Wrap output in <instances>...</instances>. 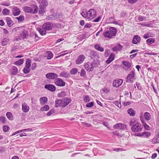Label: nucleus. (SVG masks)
I'll return each mask as SVG.
<instances>
[{
  "label": "nucleus",
  "instance_id": "f257e3e1",
  "mask_svg": "<svg viewBox=\"0 0 159 159\" xmlns=\"http://www.w3.org/2000/svg\"><path fill=\"white\" fill-rule=\"evenodd\" d=\"M81 14L84 17L91 20L96 17V11L94 9H91L87 11H83Z\"/></svg>",
  "mask_w": 159,
  "mask_h": 159
},
{
  "label": "nucleus",
  "instance_id": "f03ea898",
  "mask_svg": "<svg viewBox=\"0 0 159 159\" xmlns=\"http://www.w3.org/2000/svg\"><path fill=\"white\" fill-rule=\"evenodd\" d=\"M116 29L115 28L111 27L108 30L104 31L103 35L106 38H112L116 36Z\"/></svg>",
  "mask_w": 159,
  "mask_h": 159
},
{
  "label": "nucleus",
  "instance_id": "7ed1b4c3",
  "mask_svg": "<svg viewBox=\"0 0 159 159\" xmlns=\"http://www.w3.org/2000/svg\"><path fill=\"white\" fill-rule=\"evenodd\" d=\"M71 101V99L68 98H65L62 99L57 100L55 102V107H64L70 102Z\"/></svg>",
  "mask_w": 159,
  "mask_h": 159
},
{
  "label": "nucleus",
  "instance_id": "20e7f679",
  "mask_svg": "<svg viewBox=\"0 0 159 159\" xmlns=\"http://www.w3.org/2000/svg\"><path fill=\"white\" fill-rule=\"evenodd\" d=\"M130 125L132 126V130L135 132L141 131L143 128V125L136 122L135 120H131L130 122Z\"/></svg>",
  "mask_w": 159,
  "mask_h": 159
},
{
  "label": "nucleus",
  "instance_id": "39448f33",
  "mask_svg": "<svg viewBox=\"0 0 159 159\" xmlns=\"http://www.w3.org/2000/svg\"><path fill=\"white\" fill-rule=\"evenodd\" d=\"M135 75L134 69L131 70L126 77V82L133 83L134 82V80L135 79Z\"/></svg>",
  "mask_w": 159,
  "mask_h": 159
},
{
  "label": "nucleus",
  "instance_id": "423d86ee",
  "mask_svg": "<svg viewBox=\"0 0 159 159\" xmlns=\"http://www.w3.org/2000/svg\"><path fill=\"white\" fill-rule=\"evenodd\" d=\"M124 66L122 67L123 69L125 71L130 70L131 69V66L130 63L126 61H123L122 62Z\"/></svg>",
  "mask_w": 159,
  "mask_h": 159
},
{
  "label": "nucleus",
  "instance_id": "0eeeda50",
  "mask_svg": "<svg viewBox=\"0 0 159 159\" xmlns=\"http://www.w3.org/2000/svg\"><path fill=\"white\" fill-rule=\"evenodd\" d=\"M54 83L57 86L60 87H63L66 85L65 82L62 79L57 78L55 80Z\"/></svg>",
  "mask_w": 159,
  "mask_h": 159
},
{
  "label": "nucleus",
  "instance_id": "6e6552de",
  "mask_svg": "<svg viewBox=\"0 0 159 159\" xmlns=\"http://www.w3.org/2000/svg\"><path fill=\"white\" fill-rule=\"evenodd\" d=\"M53 27V24L51 22L45 23L42 26V28L47 31L51 30Z\"/></svg>",
  "mask_w": 159,
  "mask_h": 159
},
{
  "label": "nucleus",
  "instance_id": "1a4fd4ad",
  "mask_svg": "<svg viewBox=\"0 0 159 159\" xmlns=\"http://www.w3.org/2000/svg\"><path fill=\"white\" fill-rule=\"evenodd\" d=\"M123 82L122 79H116L113 81V86L114 87H118L122 84Z\"/></svg>",
  "mask_w": 159,
  "mask_h": 159
},
{
  "label": "nucleus",
  "instance_id": "9d476101",
  "mask_svg": "<svg viewBox=\"0 0 159 159\" xmlns=\"http://www.w3.org/2000/svg\"><path fill=\"white\" fill-rule=\"evenodd\" d=\"M113 128L115 129H121L125 130L126 129V125L122 123H117L113 125Z\"/></svg>",
  "mask_w": 159,
  "mask_h": 159
},
{
  "label": "nucleus",
  "instance_id": "9b49d317",
  "mask_svg": "<svg viewBox=\"0 0 159 159\" xmlns=\"http://www.w3.org/2000/svg\"><path fill=\"white\" fill-rule=\"evenodd\" d=\"M46 77L51 80L56 79L58 77V75L53 73H49L46 75Z\"/></svg>",
  "mask_w": 159,
  "mask_h": 159
},
{
  "label": "nucleus",
  "instance_id": "f8f14e48",
  "mask_svg": "<svg viewBox=\"0 0 159 159\" xmlns=\"http://www.w3.org/2000/svg\"><path fill=\"white\" fill-rule=\"evenodd\" d=\"M84 67L87 71H92L93 69V65L91 62H88L85 64Z\"/></svg>",
  "mask_w": 159,
  "mask_h": 159
},
{
  "label": "nucleus",
  "instance_id": "ddd939ff",
  "mask_svg": "<svg viewBox=\"0 0 159 159\" xmlns=\"http://www.w3.org/2000/svg\"><path fill=\"white\" fill-rule=\"evenodd\" d=\"M85 57L83 55H80L76 61V63L77 64H81L85 59Z\"/></svg>",
  "mask_w": 159,
  "mask_h": 159
},
{
  "label": "nucleus",
  "instance_id": "4468645a",
  "mask_svg": "<svg viewBox=\"0 0 159 159\" xmlns=\"http://www.w3.org/2000/svg\"><path fill=\"white\" fill-rule=\"evenodd\" d=\"M44 88L52 92L55 91L56 89L55 86L51 84H46L44 86Z\"/></svg>",
  "mask_w": 159,
  "mask_h": 159
},
{
  "label": "nucleus",
  "instance_id": "2eb2a0df",
  "mask_svg": "<svg viewBox=\"0 0 159 159\" xmlns=\"http://www.w3.org/2000/svg\"><path fill=\"white\" fill-rule=\"evenodd\" d=\"M22 111L25 112H27L29 110V106L25 102L22 103Z\"/></svg>",
  "mask_w": 159,
  "mask_h": 159
},
{
  "label": "nucleus",
  "instance_id": "dca6fc26",
  "mask_svg": "<svg viewBox=\"0 0 159 159\" xmlns=\"http://www.w3.org/2000/svg\"><path fill=\"white\" fill-rule=\"evenodd\" d=\"M20 10L17 7H15L13 8L12 14L14 16H18L20 14Z\"/></svg>",
  "mask_w": 159,
  "mask_h": 159
},
{
  "label": "nucleus",
  "instance_id": "f3484780",
  "mask_svg": "<svg viewBox=\"0 0 159 159\" xmlns=\"http://www.w3.org/2000/svg\"><path fill=\"white\" fill-rule=\"evenodd\" d=\"M122 48V46L120 44L118 43L112 48V50L113 51H119L121 50Z\"/></svg>",
  "mask_w": 159,
  "mask_h": 159
},
{
  "label": "nucleus",
  "instance_id": "a211bd4d",
  "mask_svg": "<svg viewBox=\"0 0 159 159\" xmlns=\"http://www.w3.org/2000/svg\"><path fill=\"white\" fill-rule=\"evenodd\" d=\"M141 38L138 35H135L133 39L132 43L134 44H137L140 41Z\"/></svg>",
  "mask_w": 159,
  "mask_h": 159
},
{
  "label": "nucleus",
  "instance_id": "6ab92c4d",
  "mask_svg": "<svg viewBox=\"0 0 159 159\" xmlns=\"http://www.w3.org/2000/svg\"><path fill=\"white\" fill-rule=\"evenodd\" d=\"M61 17V13L56 14L54 15H50L48 17L49 20H54Z\"/></svg>",
  "mask_w": 159,
  "mask_h": 159
},
{
  "label": "nucleus",
  "instance_id": "aec40b11",
  "mask_svg": "<svg viewBox=\"0 0 159 159\" xmlns=\"http://www.w3.org/2000/svg\"><path fill=\"white\" fill-rule=\"evenodd\" d=\"M6 20L7 25L9 27H11L14 24L13 21L11 20L9 17H7L6 18Z\"/></svg>",
  "mask_w": 159,
  "mask_h": 159
},
{
  "label": "nucleus",
  "instance_id": "412c9836",
  "mask_svg": "<svg viewBox=\"0 0 159 159\" xmlns=\"http://www.w3.org/2000/svg\"><path fill=\"white\" fill-rule=\"evenodd\" d=\"M115 57L114 55L111 53L108 59L106 61V63L107 64H109L114 59Z\"/></svg>",
  "mask_w": 159,
  "mask_h": 159
},
{
  "label": "nucleus",
  "instance_id": "4be33fe9",
  "mask_svg": "<svg viewBox=\"0 0 159 159\" xmlns=\"http://www.w3.org/2000/svg\"><path fill=\"white\" fill-rule=\"evenodd\" d=\"M48 99L46 97H43L40 98V102L42 105H43L46 104L47 101Z\"/></svg>",
  "mask_w": 159,
  "mask_h": 159
},
{
  "label": "nucleus",
  "instance_id": "5701e85b",
  "mask_svg": "<svg viewBox=\"0 0 159 159\" xmlns=\"http://www.w3.org/2000/svg\"><path fill=\"white\" fill-rule=\"evenodd\" d=\"M38 2L43 6L47 7L48 5V2L46 0H38Z\"/></svg>",
  "mask_w": 159,
  "mask_h": 159
},
{
  "label": "nucleus",
  "instance_id": "b1692460",
  "mask_svg": "<svg viewBox=\"0 0 159 159\" xmlns=\"http://www.w3.org/2000/svg\"><path fill=\"white\" fill-rule=\"evenodd\" d=\"M46 7L43 6L41 5L39 6V12L40 14H42L45 12V9Z\"/></svg>",
  "mask_w": 159,
  "mask_h": 159
},
{
  "label": "nucleus",
  "instance_id": "393cba45",
  "mask_svg": "<svg viewBox=\"0 0 159 159\" xmlns=\"http://www.w3.org/2000/svg\"><path fill=\"white\" fill-rule=\"evenodd\" d=\"M37 30L41 35H44L46 34V30L43 28H38Z\"/></svg>",
  "mask_w": 159,
  "mask_h": 159
},
{
  "label": "nucleus",
  "instance_id": "a878e982",
  "mask_svg": "<svg viewBox=\"0 0 159 159\" xmlns=\"http://www.w3.org/2000/svg\"><path fill=\"white\" fill-rule=\"evenodd\" d=\"M153 143H159V134L157 135L152 140Z\"/></svg>",
  "mask_w": 159,
  "mask_h": 159
},
{
  "label": "nucleus",
  "instance_id": "bb28decb",
  "mask_svg": "<svg viewBox=\"0 0 159 159\" xmlns=\"http://www.w3.org/2000/svg\"><path fill=\"white\" fill-rule=\"evenodd\" d=\"M127 112L131 116H134L135 114V111L132 108L129 109L127 110Z\"/></svg>",
  "mask_w": 159,
  "mask_h": 159
},
{
  "label": "nucleus",
  "instance_id": "cd10ccee",
  "mask_svg": "<svg viewBox=\"0 0 159 159\" xmlns=\"http://www.w3.org/2000/svg\"><path fill=\"white\" fill-rule=\"evenodd\" d=\"M24 61V59H21L15 62L14 64L17 66H20L23 64Z\"/></svg>",
  "mask_w": 159,
  "mask_h": 159
},
{
  "label": "nucleus",
  "instance_id": "c85d7f7f",
  "mask_svg": "<svg viewBox=\"0 0 159 159\" xmlns=\"http://www.w3.org/2000/svg\"><path fill=\"white\" fill-rule=\"evenodd\" d=\"M155 42V39L154 38H150L147 39L146 42L148 45H150Z\"/></svg>",
  "mask_w": 159,
  "mask_h": 159
},
{
  "label": "nucleus",
  "instance_id": "c756f323",
  "mask_svg": "<svg viewBox=\"0 0 159 159\" xmlns=\"http://www.w3.org/2000/svg\"><path fill=\"white\" fill-rule=\"evenodd\" d=\"M24 11L27 13H31L32 11V9L30 7H23Z\"/></svg>",
  "mask_w": 159,
  "mask_h": 159
},
{
  "label": "nucleus",
  "instance_id": "7c9ffc66",
  "mask_svg": "<svg viewBox=\"0 0 159 159\" xmlns=\"http://www.w3.org/2000/svg\"><path fill=\"white\" fill-rule=\"evenodd\" d=\"M30 67L25 66L23 70V71L25 74H26L30 72Z\"/></svg>",
  "mask_w": 159,
  "mask_h": 159
},
{
  "label": "nucleus",
  "instance_id": "2f4dec72",
  "mask_svg": "<svg viewBox=\"0 0 159 159\" xmlns=\"http://www.w3.org/2000/svg\"><path fill=\"white\" fill-rule=\"evenodd\" d=\"M31 61L29 58H27L26 60L25 66L29 67H31Z\"/></svg>",
  "mask_w": 159,
  "mask_h": 159
},
{
  "label": "nucleus",
  "instance_id": "473e14b6",
  "mask_svg": "<svg viewBox=\"0 0 159 159\" xmlns=\"http://www.w3.org/2000/svg\"><path fill=\"white\" fill-rule=\"evenodd\" d=\"M9 41V39L7 37L5 38L2 40V44L3 46H5L7 45Z\"/></svg>",
  "mask_w": 159,
  "mask_h": 159
},
{
  "label": "nucleus",
  "instance_id": "72a5a7b5",
  "mask_svg": "<svg viewBox=\"0 0 159 159\" xmlns=\"http://www.w3.org/2000/svg\"><path fill=\"white\" fill-rule=\"evenodd\" d=\"M60 76L65 78L68 77L69 76V74L67 72L62 71L60 74Z\"/></svg>",
  "mask_w": 159,
  "mask_h": 159
},
{
  "label": "nucleus",
  "instance_id": "f704fd0d",
  "mask_svg": "<svg viewBox=\"0 0 159 159\" xmlns=\"http://www.w3.org/2000/svg\"><path fill=\"white\" fill-rule=\"evenodd\" d=\"M18 71V69L16 67L13 66L12 67V70L11 72V74L12 75H16Z\"/></svg>",
  "mask_w": 159,
  "mask_h": 159
},
{
  "label": "nucleus",
  "instance_id": "c9c22d12",
  "mask_svg": "<svg viewBox=\"0 0 159 159\" xmlns=\"http://www.w3.org/2000/svg\"><path fill=\"white\" fill-rule=\"evenodd\" d=\"M144 118L145 119H150L151 118V115L148 112H146L144 114Z\"/></svg>",
  "mask_w": 159,
  "mask_h": 159
},
{
  "label": "nucleus",
  "instance_id": "e433bc0d",
  "mask_svg": "<svg viewBox=\"0 0 159 159\" xmlns=\"http://www.w3.org/2000/svg\"><path fill=\"white\" fill-rule=\"evenodd\" d=\"M23 39L26 38L29 35V33L27 31L24 30L22 32Z\"/></svg>",
  "mask_w": 159,
  "mask_h": 159
},
{
  "label": "nucleus",
  "instance_id": "4c0bfd02",
  "mask_svg": "<svg viewBox=\"0 0 159 159\" xmlns=\"http://www.w3.org/2000/svg\"><path fill=\"white\" fill-rule=\"evenodd\" d=\"M2 13L4 16L9 15L10 13V10L7 9L5 8L3 9Z\"/></svg>",
  "mask_w": 159,
  "mask_h": 159
},
{
  "label": "nucleus",
  "instance_id": "58836bf2",
  "mask_svg": "<svg viewBox=\"0 0 159 159\" xmlns=\"http://www.w3.org/2000/svg\"><path fill=\"white\" fill-rule=\"evenodd\" d=\"M153 34H152V33L151 32H148L147 33L145 34L144 35L143 37L145 39H146L149 37L153 36Z\"/></svg>",
  "mask_w": 159,
  "mask_h": 159
},
{
  "label": "nucleus",
  "instance_id": "ea45409f",
  "mask_svg": "<svg viewBox=\"0 0 159 159\" xmlns=\"http://www.w3.org/2000/svg\"><path fill=\"white\" fill-rule=\"evenodd\" d=\"M95 48L97 50L101 52H103L104 50V48L101 47L99 45H96L95 46Z\"/></svg>",
  "mask_w": 159,
  "mask_h": 159
},
{
  "label": "nucleus",
  "instance_id": "a19ab883",
  "mask_svg": "<svg viewBox=\"0 0 159 159\" xmlns=\"http://www.w3.org/2000/svg\"><path fill=\"white\" fill-rule=\"evenodd\" d=\"M47 52L48 54L47 57V59L48 60L51 59L53 57V54L52 53L51 51H48Z\"/></svg>",
  "mask_w": 159,
  "mask_h": 159
},
{
  "label": "nucleus",
  "instance_id": "79ce46f5",
  "mask_svg": "<svg viewBox=\"0 0 159 159\" xmlns=\"http://www.w3.org/2000/svg\"><path fill=\"white\" fill-rule=\"evenodd\" d=\"M142 135L143 137L147 138L150 136V134L149 132L144 131L142 133Z\"/></svg>",
  "mask_w": 159,
  "mask_h": 159
},
{
  "label": "nucleus",
  "instance_id": "37998d69",
  "mask_svg": "<svg viewBox=\"0 0 159 159\" xmlns=\"http://www.w3.org/2000/svg\"><path fill=\"white\" fill-rule=\"evenodd\" d=\"M49 109V106L48 105H45L41 108V110L42 111H47Z\"/></svg>",
  "mask_w": 159,
  "mask_h": 159
},
{
  "label": "nucleus",
  "instance_id": "c03bdc74",
  "mask_svg": "<svg viewBox=\"0 0 159 159\" xmlns=\"http://www.w3.org/2000/svg\"><path fill=\"white\" fill-rule=\"evenodd\" d=\"M18 22H22L24 20V17L23 15H20L19 17L16 18Z\"/></svg>",
  "mask_w": 159,
  "mask_h": 159
},
{
  "label": "nucleus",
  "instance_id": "a18cd8bd",
  "mask_svg": "<svg viewBox=\"0 0 159 159\" xmlns=\"http://www.w3.org/2000/svg\"><path fill=\"white\" fill-rule=\"evenodd\" d=\"M78 71V70L76 68H73L70 70V73L72 75H75L76 74Z\"/></svg>",
  "mask_w": 159,
  "mask_h": 159
},
{
  "label": "nucleus",
  "instance_id": "49530a36",
  "mask_svg": "<svg viewBox=\"0 0 159 159\" xmlns=\"http://www.w3.org/2000/svg\"><path fill=\"white\" fill-rule=\"evenodd\" d=\"M6 116L9 119H11L12 118V116L10 112H8L6 113Z\"/></svg>",
  "mask_w": 159,
  "mask_h": 159
},
{
  "label": "nucleus",
  "instance_id": "de8ad7c7",
  "mask_svg": "<svg viewBox=\"0 0 159 159\" xmlns=\"http://www.w3.org/2000/svg\"><path fill=\"white\" fill-rule=\"evenodd\" d=\"M86 75V72L84 69H82L80 71V75L81 76L84 77Z\"/></svg>",
  "mask_w": 159,
  "mask_h": 159
},
{
  "label": "nucleus",
  "instance_id": "09e8293b",
  "mask_svg": "<svg viewBox=\"0 0 159 159\" xmlns=\"http://www.w3.org/2000/svg\"><path fill=\"white\" fill-rule=\"evenodd\" d=\"M94 105V102H92L87 103L86 105V107H93Z\"/></svg>",
  "mask_w": 159,
  "mask_h": 159
},
{
  "label": "nucleus",
  "instance_id": "8fccbe9b",
  "mask_svg": "<svg viewBox=\"0 0 159 159\" xmlns=\"http://www.w3.org/2000/svg\"><path fill=\"white\" fill-rule=\"evenodd\" d=\"M66 93L65 91H62L61 93H59V97H62L65 96L66 95Z\"/></svg>",
  "mask_w": 159,
  "mask_h": 159
},
{
  "label": "nucleus",
  "instance_id": "3c124183",
  "mask_svg": "<svg viewBox=\"0 0 159 159\" xmlns=\"http://www.w3.org/2000/svg\"><path fill=\"white\" fill-rule=\"evenodd\" d=\"M55 110L54 109H52L51 110H50L47 113V115L48 116H50L53 113H54L55 112Z\"/></svg>",
  "mask_w": 159,
  "mask_h": 159
},
{
  "label": "nucleus",
  "instance_id": "603ef678",
  "mask_svg": "<svg viewBox=\"0 0 159 159\" xmlns=\"http://www.w3.org/2000/svg\"><path fill=\"white\" fill-rule=\"evenodd\" d=\"M101 18L102 16H99L98 17L94 19L93 21L94 22H98L99 21Z\"/></svg>",
  "mask_w": 159,
  "mask_h": 159
},
{
  "label": "nucleus",
  "instance_id": "864d4df0",
  "mask_svg": "<svg viewBox=\"0 0 159 159\" xmlns=\"http://www.w3.org/2000/svg\"><path fill=\"white\" fill-rule=\"evenodd\" d=\"M102 90L106 93H108L110 92V90L108 88H105L103 89Z\"/></svg>",
  "mask_w": 159,
  "mask_h": 159
},
{
  "label": "nucleus",
  "instance_id": "5fc2aeb1",
  "mask_svg": "<svg viewBox=\"0 0 159 159\" xmlns=\"http://www.w3.org/2000/svg\"><path fill=\"white\" fill-rule=\"evenodd\" d=\"M33 36H34V39L36 41H37L39 40V37L35 33H32Z\"/></svg>",
  "mask_w": 159,
  "mask_h": 159
},
{
  "label": "nucleus",
  "instance_id": "6e6d98bb",
  "mask_svg": "<svg viewBox=\"0 0 159 159\" xmlns=\"http://www.w3.org/2000/svg\"><path fill=\"white\" fill-rule=\"evenodd\" d=\"M84 100L85 102H87L90 101V99L88 95H86L84 98Z\"/></svg>",
  "mask_w": 159,
  "mask_h": 159
},
{
  "label": "nucleus",
  "instance_id": "4d7b16f0",
  "mask_svg": "<svg viewBox=\"0 0 159 159\" xmlns=\"http://www.w3.org/2000/svg\"><path fill=\"white\" fill-rule=\"evenodd\" d=\"M110 53V51L108 49H107L105 52V56L106 57H107L108 56L109 54Z\"/></svg>",
  "mask_w": 159,
  "mask_h": 159
},
{
  "label": "nucleus",
  "instance_id": "13d9d810",
  "mask_svg": "<svg viewBox=\"0 0 159 159\" xmlns=\"http://www.w3.org/2000/svg\"><path fill=\"white\" fill-rule=\"evenodd\" d=\"M115 104L119 108L121 107V104L118 101H116L115 102Z\"/></svg>",
  "mask_w": 159,
  "mask_h": 159
},
{
  "label": "nucleus",
  "instance_id": "bf43d9fd",
  "mask_svg": "<svg viewBox=\"0 0 159 159\" xmlns=\"http://www.w3.org/2000/svg\"><path fill=\"white\" fill-rule=\"evenodd\" d=\"M114 19L113 17H110L109 19L107 20V21L109 23H113L112 22H113L114 21Z\"/></svg>",
  "mask_w": 159,
  "mask_h": 159
},
{
  "label": "nucleus",
  "instance_id": "052dcab7",
  "mask_svg": "<svg viewBox=\"0 0 159 159\" xmlns=\"http://www.w3.org/2000/svg\"><path fill=\"white\" fill-rule=\"evenodd\" d=\"M38 7L35 6L34 7V10H33L32 9V11L31 12V13H36L38 12Z\"/></svg>",
  "mask_w": 159,
  "mask_h": 159
},
{
  "label": "nucleus",
  "instance_id": "680f3d73",
  "mask_svg": "<svg viewBox=\"0 0 159 159\" xmlns=\"http://www.w3.org/2000/svg\"><path fill=\"white\" fill-rule=\"evenodd\" d=\"M3 129L4 132H7L9 129V127L6 125L4 126L3 127Z\"/></svg>",
  "mask_w": 159,
  "mask_h": 159
},
{
  "label": "nucleus",
  "instance_id": "e2e57ef3",
  "mask_svg": "<svg viewBox=\"0 0 159 159\" xmlns=\"http://www.w3.org/2000/svg\"><path fill=\"white\" fill-rule=\"evenodd\" d=\"M37 64L36 63H33L32 64L31 69L32 70H34L36 67Z\"/></svg>",
  "mask_w": 159,
  "mask_h": 159
},
{
  "label": "nucleus",
  "instance_id": "0e129e2a",
  "mask_svg": "<svg viewBox=\"0 0 159 159\" xmlns=\"http://www.w3.org/2000/svg\"><path fill=\"white\" fill-rule=\"evenodd\" d=\"M138 0H129L128 2L131 4H134Z\"/></svg>",
  "mask_w": 159,
  "mask_h": 159
},
{
  "label": "nucleus",
  "instance_id": "69168bd1",
  "mask_svg": "<svg viewBox=\"0 0 159 159\" xmlns=\"http://www.w3.org/2000/svg\"><path fill=\"white\" fill-rule=\"evenodd\" d=\"M145 17H143L141 16H139L138 17V20L141 21H143Z\"/></svg>",
  "mask_w": 159,
  "mask_h": 159
},
{
  "label": "nucleus",
  "instance_id": "338daca9",
  "mask_svg": "<svg viewBox=\"0 0 159 159\" xmlns=\"http://www.w3.org/2000/svg\"><path fill=\"white\" fill-rule=\"evenodd\" d=\"M82 123L83 124V125H85L88 127H89L90 126V125L88 123H86L84 122H82Z\"/></svg>",
  "mask_w": 159,
  "mask_h": 159
},
{
  "label": "nucleus",
  "instance_id": "774afa93",
  "mask_svg": "<svg viewBox=\"0 0 159 159\" xmlns=\"http://www.w3.org/2000/svg\"><path fill=\"white\" fill-rule=\"evenodd\" d=\"M126 13L125 12H121L120 13V16L121 17H123L125 16H126Z\"/></svg>",
  "mask_w": 159,
  "mask_h": 159
}]
</instances>
